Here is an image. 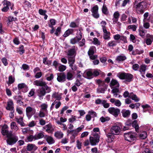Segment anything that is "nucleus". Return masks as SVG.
I'll return each mask as SVG.
<instances>
[{
    "label": "nucleus",
    "mask_w": 153,
    "mask_h": 153,
    "mask_svg": "<svg viewBox=\"0 0 153 153\" xmlns=\"http://www.w3.org/2000/svg\"><path fill=\"white\" fill-rule=\"evenodd\" d=\"M133 4L134 7L137 10L141 13H144L143 9L145 8L146 3L143 0H135Z\"/></svg>",
    "instance_id": "nucleus-1"
},
{
    "label": "nucleus",
    "mask_w": 153,
    "mask_h": 153,
    "mask_svg": "<svg viewBox=\"0 0 153 153\" xmlns=\"http://www.w3.org/2000/svg\"><path fill=\"white\" fill-rule=\"evenodd\" d=\"M117 76L121 79H124L125 82H130L132 81L133 76L130 74L125 73H119L117 74Z\"/></svg>",
    "instance_id": "nucleus-2"
},
{
    "label": "nucleus",
    "mask_w": 153,
    "mask_h": 153,
    "mask_svg": "<svg viewBox=\"0 0 153 153\" xmlns=\"http://www.w3.org/2000/svg\"><path fill=\"white\" fill-rule=\"evenodd\" d=\"M0 128L1 133L3 136H6V137H8L12 135V132L9 131V127L7 125L4 124V125H0Z\"/></svg>",
    "instance_id": "nucleus-3"
},
{
    "label": "nucleus",
    "mask_w": 153,
    "mask_h": 153,
    "mask_svg": "<svg viewBox=\"0 0 153 153\" xmlns=\"http://www.w3.org/2000/svg\"><path fill=\"white\" fill-rule=\"evenodd\" d=\"M100 136L98 134H94L89 137L90 143L92 146H95L100 141Z\"/></svg>",
    "instance_id": "nucleus-4"
},
{
    "label": "nucleus",
    "mask_w": 153,
    "mask_h": 153,
    "mask_svg": "<svg viewBox=\"0 0 153 153\" xmlns=\"http://www.w3.org/2000/svg\"><path fill=\"white\" fill-rule=\"evenodd\" d=\"M51 91V88L50 87V90L48 91V92L46 89V88L42 87L36 90L37 95L40 99H43V97L47 93H49Z\"/></svg>",
    "instance_id": "nucleus-5"
},
{
    "label": "nucleus",
    "mask_w": 153,
    "mask_h": 153,
    "mask_svg": "<svg viewBox=\"0 0 153 153\" xmlns=\"http://www.w3.org/2000/svg\"><path fill=\"white\" fill-rule=\"evenodd\" d=\"M7 137L8 138L7 140V143L10 145L15 144L18 140V137L17 136L13 135L12 134Z\"/></svg>",
    "instance_id": "nucleus-6"
},
{
    "label": "nucleus",
    "mask_w": 153,
    "mask_h": 153,
    "mask_svg": "<svg viewBox=\"0 0 153 153\" xmlns=\"http://www.w3.org/2000/svg\"><path fill=\"white\" fill-rule=\"evenodd\" d=\"M124 135L125 140L129 142L134 140L136 138L135 134L131 132L125 133Z\"/></svg>",
    "instance_id": "nucleus-7"
},
{
    "label": "nucleus",
    "mask_w": 153,
    "mask_h": 153,
    "mask_svg": "<svg viewBox=\"0 0 153 153\" xmlns=\"http://www.w3.org/2000/svg\"><path fill=\"white\" fill-rule=\"evenodd\" d=\"M34 84L37 86L44 87L46 88V89L48 92V91L50 90V87L47 85V84L45 82L36 80L34 81Z\"/></svg>",
    "instance_id": "nucleus-8"
},
{
    "label": "nucleus",
    "mask_w": 153,
    "mask_h": 153,
    "mask_svg": "<svg viewBox=\"0 0 153 153\" xmlns=\"http://www.w3.org/2000/svg\"><path fill=\"white\" fill-rule=\"evenodd\" d=\"M111 132L115 135H118L120 134L121 129L120 127L118 126L114 125L113 126L111 129Z\"/></svg>",
    "instance_id": "nucleus-9"
},
{
    "label": "nucleus",
    "mask_w": 153,
    "mask_h": 153,
    "mask_svg": "<svg viewBox=\"0 0 153 153\" xmlns=\"http://www.w3.org/2000/svg\"><path fill=\"white\" fill-rule=\"evenodd\" d=\"M26 115L28 118H30L36 112V110L30 106L27 107L26 109Z\"/></svg>",
    "instance_id": "nucleus-10"
},
{
    "label": "nucleus",
    "mask_w": 153,
    "mask_h": 153,
    "mask_svg": "<svg viewBox=\"0 0 153 153\" xmlns=\"http://www.w3.org/2000/svg\"><path fill=\"white\" fill-rule=\"evenodd\" d=\"M108 111L110 113L117 117L120 113V110L117 108L114 107H110L108 109Z\"/></svg>",
    "instance_id": "nucleus-11"
},
{
    "label": "nucleus",
    "mask_w": 153,
    "mask_h": 153,
    "mask_svg": "<svg viewBox=\"0 0 153 153\" xmlns=\"http://www.w3.org/2000/svg\"><path fill=\"white\" fill-rule=\"evenodd\" d=\"M77 48L75 46H73L72 48L68 51L67 55L69 56H75L76 54Z\"/></svg>",
    "instance_id": "nucleus-12"
},
{
    "label": "nucleus",
    "mask_w": 153,
    "mask_h": 153,
    "mask_svg": "<svg viewBox=\"0 0 153 153\" xmlns=\"http://www.w3.org/2000/svg\"><path fill=\"white\" fill-rule=\"evenodd\" d=\"M57 80L59 82H64L66 80V76L64 72L58 73L57 74Z\"/></svg>",
    "instance_id": "nucleus-13"
},
{
    "label": "nucleus",
    "mask_w": 153,
    "mask_h": 153,
    "mask_svg": "<svg viewBox=\"0 0 153 153\" xmlns=\"http://www.w3.org/2000/svg\"><path fill=\"white\" fill-rule=\"evenodd\" d=\"M110 86L112 89L115 88H119L120 84L118 82L117 80L112 79L109 84Z\"/></svg>",
    "instance_id": "nucleus-14"
},
{
    "label": "nucleus",
    "mask_w": 153,
    "mask_h": 153,
    "mask_svg": "<svg viewBox=\"0 0 153 153\" xmlns=\"http://www.w3.org/2000/svg\"><path fill=\"white\" fill-rule=\"evenodd\" d=\"M4 5V7L1 10L4 12H7L9 9V7L11 5V3L9 1L5 0L2 2Z\"/></svg>",
    "instance_id": "nucleus-15"
},
{
    "label": "nucleus",
    "mask_w": 153,
    "mask_h": 153,
    "mask_svg": "<svg viewBox=\"0 0 153 153\" xmlns=\"http://www.w3.org/2000/svg\"><path fill=\"white\" fill-rule=\"evenodd\" d=\"M98 7L97 5L95 6L91 9L92 13V15L95 18H98L99 17V14L98 13Z\"/></svg>",
    "instance_id": "nucleus-16"
},
{
    "label": "nucleus",
    "mask_w": 153,
    "mask_h": 153,
    "mask_svg": "<svg viewBox=\"0 0 153 153\" xmlns=\"http://www.w3.org/2000/svg\"><path fill=\"white\" fill-rule=\"evenodd\" d=\"M83 76L88 79H91L93 78L92 71L91 70H87L84 72Z\"/></svg>",
    "instance_id": "nucleus-17"
},
{
    "label": "nucleus",
    "mask_w": 153,
    "mask_h": 153,
    "mask_svg": "<svg viewBox=\"0 0 153 153\" xmlns=\"http://www.w3.org/2000/svg\"><path fill=\"white\" fill-rule=\"evenodd\" d=\"M146 37L147 38L146 40V43L147 45H150L153 41V35L148 33L147 34Z\"/></svg>",
    "instance_id": "nucleus-18"
},
{
    "label": "nucleus",
    "mask_w": 153,
    "mask_h": 153,
    "mask_svg": "<svg viewBox=\"0 0 153 153\" xmlns=\"http://www.w3.org/2000/svg\"><path fill=\"white\" fill-rule=\"evenodd\" d=\"M38 148V147L34 144H28L27 146V149L28 151H35Z\"/></svg>",
    "instance_id": "nucleus-19"
},
{
    "label": "nucleus",
    "mask_w": 153,
    "mask_h": 153,
    "mask_svg": "<svg viewBox=\"0 0 153 153\" xmlns=\"http://www.w3.org/2000/svg\"><path fill=\"white\" fill-rule=\"evenodd\" d=\"M43 128L45 129L46 131L48 133L52 132L53 130L52 125L50 123L43 127Z\"/></svg>",
    "instance_id": "nucleus-20"
},
{
    "label": "nucleus",
    "mask_w": 153,
    "mask_h": 153,
    "mask_svg": "<svg viewBox=\"0 0 153 153\" xmlns=\"http://www.w3.org/2000/svg\"><path fill=\"white\" fill-rule=\"evenodd\" d=\"M103 38L106 40H109L110 38V33L106 29L103 30Z\"/></svg>",
    "instance_id": "nucleus-21"
},
{
    "label": "nucleus",
    "mask_w": 153,
    "mask_h": 153,
    "mask_svg": "<svg viewBox=\"0 0 153 153\" xmlns=\"http://www.w3.org/2000/svg\"><path fill=\"white\" fill-rule=\"evenodd\" d=\"M6 109L8 110L13 111V101L10 100L7 102V106L6 108Z\"/></svg>",
    "instance_id": "nucleus-22"
},
{
    "label": "nucleus",
    "mask_w": 153,
    "mask_h": 153,
    "mask_svg": "<svg viewBox=\"0 0 153 153\" xmlns=\"http://www.w3.org/2000/svg\"><path fill=\"white\" fill-rule=\"evenodd\" d=\"M127 59L126 56L123 54L117 56L116 59V60L118 62H122L125 60Z\"/></svg>",
    "instance_id": "nucleus-23"
},
{
    "label": "nucleus",
    "mask_w": 153,
    "mask_h": 153,
    "mask_svg": "<svg viewBox=\"0 0 153 153\" xmlns=\"http://www.w3.org/2000/svg\"><path fill=\"white\" fill-rule=\"evenodd\" d=\"M132 125L133 127L135 128L136 131L137 132H138L139 131V127L137 123V121L134 120L132 122Z\"/></svg>",
    "instance_id": "nucleus-24"
},
{
    "label": "nucleus",
    "mask_w": 153,
    "mask_h": 153,
    "mask_svg": "<svg viewBox=\"0 0 153 153\" xmlns=\"http://www.w3.org/2000/svg\"><path fill=\"white\" fill-rule=\"evenodd\" d=\"M117 45V42L114 40L109 41L107 45V46L110 48H113L116 46Z\"/></svg>",
    "instance_id": "nucleus-25"
},
{
    "label": "nucleus",
    "mask_w": 153,
    "mask_h": 153,
    "mask_svg": "<svg viewBox=\"0 0 153 153\" xmlns=\"http://www.w3.org/2000/svg\"><path fill=\"white\" fill-rule=\"evenodd\" d=\"M115 134H112L111 132L108 133L107 135V137L108 139L109 140V142H111L113 141L115 138Z\"/></svg>",
    "instance_id": "nucleus-26"
},
{
    "label": "nucleus",
    "mask_w": 153,
    "mask_h": 153,
    "mask_svg": "<svg viewBox=\"0 0 153 153\" xmlns=\"http://www.w3.org/2000/svg\"><path fill=\"white\" fill-rule=\"evenodd\" d=\"M97 82L98 84L100 86H102L106 89L107 85L105 84L104 81H102L100 79H98L97 80Z\"/></svg>",
    "instance_id": "nucleus-27"
},
{
    "label": "nucleus",
    "mask_w": 153,
    "mask_h": 153,
    "mask_svg": "<svg viewBox=\"0 0 153 153\" xmlns=\"http://www.w3.org/2000/svg\"><path fill=\"white\" fill-rule=\"evenodd\" d=\"M52 97L56 98L57 100H60L61 99V95L59 94L58 93L55 92L53 93L52 95Z\"/></svg>",
    "instance_id": "nucleus-28"
},
{
    "label": "nucleus",
    "mask_w": 153,
    "mask_h": 153,
    "mask_svg": "<svg viewBox=\"0 0 153 153\" xmlns=\"http://www.w3.org/2000/svg\"><path fill=\"white\" fill-rule=\"evenodd\" d=\"M66 78L68 80H71L73 79V75L71 71H68L66 75Z\"/></svg>",
    "instance_id": "nucleus-29"
},
{
    "label": "nucleus",
    "mask_w": 153,
    "mask_h": 153,
    "mask_svg": "<svg viewBox=\"0 0 153 153\" xmlns=\"http://www.w3.org/2000/svg\"><path fill=\"white\" fill-rule=\"evenodd\" d=\"M54 135L56 138L60 139L63 137V134L61 131H57L55 132Z\"/></svg>",
    "instance_id": "nucleus-30"
},
{
    "label": "nucleus",
    "mask_w": 153,
    "mask_h": 153,
    "mask_svg": "<svg viewBox=\"0 0 153 153\" xmlns=\"http://www.w3.org/2000/svg\"><path fill=\"white\" fill-rule=\"evenodd\" d=\"M10 128L16 131H17L19 129V128L16 125V123L14 122L11 123Z\"/></svg>",
    "instance_id": "nucleus-31"
},
{
    "label": "nucleus",
    "mask_w": 153,
    "mask_h": 153,
    "mask_svg": "<svg viewBox=\"0 0 153 153\" xmlns=\"http://www.w3.org/2000/svg\"><path fill=\"white\" fill-rule=\"evenodd\" d=\"M96 48L95 47H91L88 51V56H90L94 54V51L95 50Z\"/></svg>",
    "instance_id": "nucleus-32"
},
{
    "label": "nucleus",
    "mask_w": 153,
    "mask_h": 153,
    "mask_svg": "<svg viewBox=\"0 0 153 153\" xmlns=\"http://www.w3.org/2000/svg\"><path fill=\"white\" fill-rule=\"evenodd\" d=\"M75 56H70L68 57V63L69 65L71 64H74V63L75 62Z\"/></svg>",
    "instance_id": "nucleus-33"
},
{
    "label": "nucleus",
    "mask_w": 153,
    "mask_h": 153,
    "mask_svg": "<svg viewBox=\"0 0 153 153\" xmlns=\"http://www.w3.org/2000/svg\"><path fill=\"white\" fill-rule=\"evenodd\" d=\"M146 66L144 64L141 65L140 67L139 71L141 74L145 73L146 70Z\"/></svg>",
    "instance_id": "nucleus-34"
},
{
    "label": "nucleus",
    "mask_w": 153,
    "mask_h": 153,
    "mask_svg": "<svg viewBox=\"0 0 153 153\" xmlns=\"http://www.w3.org/2000/svg\"><path fill=\"white\" fill-rule=\"evenodd\" d=\"M123 116L124 117H128L130 114V112L129 111L125 110H123L122 111Z\"/></svg>",
    "instance_id": "nucleus-35"
},
{
    "label": "nucleus",
    "mask_w": 153,
    "mask_h": 153,
    "mask_svg": "<svg viewBox=\"0 0 153 153\" xmlns=\"http://www.w3.org/2000/svg\"><path fill=\"white\" fill-rule=\"evenodd\" d=\"M140 138L144 139L147 137V134L146 131H143L141 132L139 135Z\"/></svg>",
    "instance_id": "nucleus-36"
},
{
    "label": "nucleus",
    "mask_w": 153,
    "mask_h": 153,
    "mask_svg": "<svg viewBox=\"0 0 153 153\" xmlns=\"http://www.w3.org/2000/svg\"><path fill=\"white\" fill-rule=\"evenodd\" d=\"M146 30H144L143 28H140L139 30L140 35L143 38L145 36L146 33Z\"/></svg>",
    "instance_id": "nucleus-37"
},
{
    "label": "nucleus",
    "mask_w": 153,
    "mask_h": 153,
    "mask_svg": "<svg viewBox=\"0 0 153 153\" xmlns=\"http://www.w3.org/2000/svg\"><path fill=\"white\" fill-rule=\"evenodd\" d=\"M111 92L114 94V96L115 97H117L118 95L117 93H119V88H115L113 89L111 91Z\"/></svg>",
    "instance_id": "nucleus-38"
},
{
    "label": "nucleus",
    "mask_w": 153,
    "mask_h": 153,
    "mask_svg": "<svg viewBox=\"0 0 153 153\" xmlns=\"http://www.w3.org/2000/svg\"><path fill=\"white\" fill-rule=\"evenodd\" d=\"M73 32V30L71 29H69L66 30L63 36L65 37H66L68 36L70 34H71Z\"/></svg>",
    "instance_id": "nucleus-39"
},
{
    "label": "nucleus",
    "mask_w": 153,
    "mask_h": 153,
    "mask_svg": "<svg viewBox=\"0 0 153 153\" xmlns=\"http://www.w3.org/2000/svg\"><path fill=\"white\" fill-rule=\"evenodd\" d=\"M40 107L41 108L40 110L45 111L47 112V108L48 107V105L47 104L45 103H43L41 105Z\"/></svg>",
    "instance_id": "nucleus-40"
},
{
    "label": "nucleus",
    "mask_w": 153,
    "mask_h": 153,
    "mask_svg": "<svg viewBox=\"0 0 153 153\" xmlns=\"http://www.w3.org/2000/svg\"><path fill=\"white\" fill-rule=\"evenodd\" d=\"M35 135V139H36V140L42 138L44 136V133L43 132L39 133L37 134H36Z\"/></svg>",
    "instance_id": "nucleus-41"
},
{
    "label": "nucleus",
    "mask_w": 153,
    "mask_h": 153,
    "mask_svg": "<svg viewBox=\"0 0 153 153\" xmlns=\"http://www.w3.org/2000/svg\"><path fill=\"white\" fill-rule=\"evenodd\" d=\"M16 121L22 126H24L25 125L23 121V118H22L21 117L19 118H17L16 119Z\"/></svg>",
    "instance_id": "nucleus-42"
},
{
    "label": "nucleus",
    "mask_w": 153,
    "mask_h": 153,
    "mask_svg": "<svg viewBox=\"0 0 153 153\" xmlns=\"http://www.w3.org/2000/svg\"><path fill=\"white\" fill-rule=\"evenodd\" d=\"M46 140L50 144H53L54 143V141L53 138L50 136H48L47 137Z\"/></svg>",
    "instance_id": "nucleus-43"
},
{
    "label": "nucleus",
    "mask_w": 153,
    "mask_h": 153,
    "mask_svg": "<svg viewBox=\"0 0 153 153\" xmlns=\"http://www.w3.org/2000/svg\"><path fill=\"white\" fill-rule=\"evenodd\" d=\"M46 79L48 81L52 80L54 77L53 74H47L46 75Z\"/></svg>",
    "instance_id": "nucleus-44"
},
{
    "label": "nucleus",
    "mask_w": 153,
    "mask_h": 153,
    "mask_svg": "<svg viewBox=\"0 0 153 153\" xmlns=\"http://www.w3.org/2000/svg\"><path fill=\"white\" fill-rule=\"evenodd\" d=\"M77 36L76 37L77 39V41L80 40L82 38L81 32L80 30L77 31L76 33Z\"/></svg>",
    "instance_id": "nucleus-45"
},
{
    "label": "nucleus",
    "mask_w": 153,
    "mask_h": 153,
    "mask_svg": "<svg viewBox=\"0 0 153 153\" xmlns=\"http://www.w3.org/2000/svg\"><path fill=\"white\" fill-rule=\"evenodd\" d=\"M66 66L60 64L58 67V70L60 72H62L66 69Z\"/></svg>",
    "instance_id": "nucleus-46"
},
{
    "label": "nucleus",
    "mask_w": 153,
    "mask_h": 153,
    "mask_svg": "<svg viewBox=\"0 0 153 153\" xmlns=\"http://www.w3.org/2000/svg\"><path fill=\"white\" fill-rule=\"evenodd\" d=\"M88 113L92 117H94L97 116L96 113L92 110L89 111Z\"/></svg>",
    "instance_id": "nucleus-47"
},
{
    "label": "nucleus",
    "mask_w": 153,
    "mask_h": 153,
    "mask_svg": "<svg viewBox=\"0 0 153 153\" xmlns=\"http://www.w3.org/2000/svg\"><path fill=\"white\" fill-rule=\"evenodd\" d=\"M35 135L33 136V135H30L28 137H27V139L29 142H31L33 141V140H36V139H35Z\"/></svg>",
    "instance_id": "nucleus-48"
},
{
    "label": "nucleus",
    "mask_w": 153,
    "mask_h": 153,
    "mask_svg": "<svg viewBox=\"0 0 153 153\" xmlns=\"http://www.w3.org/2000/svg\"><path fill=\"white\" fill-rule=\"evenodd\" d=\"M18 87L19 89L23 88H27V86L24 83H22L18 85Z\"/></svg>",
    "instance_id": "nucleus-49"
},
{
    "label": "nucleus",
    "mask_w": 153,
    "mask_h": 153,
    "mask_svg": "<svg viewBox=\"0 0 153 153\" xmlns=\"http://www.w3.org/2000/svg\"><path fill=\"white\" fill-rule=\"evenodd\" d=\"M51 22L50 24H49V26L51 28H53V26L55 25L56 24V21L53 19H51L50 20Z\"/></svg>",
    "instance_id": "nucleus-50"
},
{
    "label": "nucleus",
    "mask_w": 153,
    "mask_h": 153,
    "mask_svg": "<svg viewBox=\"0 0 153 153\" xmlns=\"http://www.w3.org/2000/svg\"><path fill=\"white\" fill-rule=\"evenodd\" d=\"M70 132H71V134L72 135L73 137H74V138H75V137L77 135L78 133L76 129L71 130Z\"/></svg>",
    "instance_id": "nucleus-51"
},
{
    "label": "nucleus",
    "mask_w": 153,
    "mask_h": 153,
    "mask_svg": "<svg viewBox=\"0 0 153 153\" xmlns=\"http://www.w3.org/2000/svg\"><path fill=\"white\" fill-rule=\"evenodd\" d=\"M128 28L129 29H131L133 31H135L136 30L137 26L135 25H130L128 26Z\"/></svg>",
    "instance_id": "nucleus-52"
},
{
    "label": "nucleus",
    "mask_w": 153,
    "mask_h": 153,
    "mask_svg": "<svg viewBox=\"0 0 153 153\" xmlns=\"http://www.w3.org/2000/svg\"><path fill=\"white\" fill-rule=\"evenodd\" d=\"M15 81V78L13 77L12 76H10L9 77L8 84L13 83Z\"/></svg>",
    "instance_id": "nucleus-53"
},
{
    "label": "nucleus",
    "mask_w": 153,
    "mask_h": 153,
    "mask_svg": "<svg viewBox=\"0 0 153 153\" xmlns=\"http://www.w3.org/2000/svg\"><path fill=\"white\" fill-rule=\"evenodd\" d=\"M108 9L105 4H103L102 8V12L105 14H107V11Z\"/></svg>",
    "instance_id": "nucleus-54"
},
{
    "label": "nucleus",
    "mask_w": 153,
    "mask_h": 153,
    "mask_svg": "<svg viewBox=\"0 0 153 153\" xmlns=\"http://www.w3.org/2000/svg\"><path fill=\"white\" fill-rule=\"evenodd\" d=\"M79 41H77V39L76 37L71 39L70 41V43L72 44H74Z\"/></svg>",
    "instance_id": "nucleus-55"
},
{
    "label": "nucleus",
    "mask_w": 153,
    "mask_h": 153,
    "mask_svg": "<svg viewBox=\"0 0 153 153\" xmlns=\"http://www.w3.org/2000/svg\"><path fill=\"white\" fill-rule=\"evenodd\" d=\"M102 105H103V107L105 108H108L109 106V104L108 103H107L106 101L105 100L104 101H103Z\"/></svg>",
    "instance_id": "nucleus-56"
},
{
    "label": "nucleus",
    "mask_w": 153,
    "mask_h": 153,
    "mask_svg": "<svg viewBox=\"0 0 153 153\" xmlns=\"http://www.w3.org/2000/svg\"><path fill=\"white\" fill-rule=\"evenodd\" d=\"M109 119L110 118L108 117H102L100 118V120L103 123L106 121L109 120Z\"/></svg>",
    "instance_id": "nucleus-57"
},
{
    "label": "nucleus",
    "mask_w": 153,
    "mask_h": 153,
    "mask_svg": "<svg viewBox=\"0 0 153 153\" xmlns=\"http://www.w3.org/2000/svg\"><path fill=\"white\" fill-rule=\"evenodd\" d=\"M100 23L101 24V26L102 27L103 30L106 29L105 27V25H106V22L105 21H102Z\"/></svg>",
    "instance_id": "nucleus-58"
},
{
    "label": "nucleus",
    "mask_w": 153,
    "mask_h": 153,
    "mask_svg": "<svg viewBox=\"0 0 153 153\" xmlns=\"http://www.w3.org/2000/svg\"><path fill=\"white\" fill-rule=\"evenodd\" d=\"M39 116L40 117H43L45 116V114L43 112V111L40 110L39 114Z\"/></svg>",
    "instance_id": "nucleus-59"
},
{
    "label": "nucleus",
    "mask_w": 153,
    "mask_h": 153,
    "mask_svg": "<svg viewBox=\"0 0 153 153\" xmlns=\"http://www.w3.org/2000/svg\"><path fill=\"white\" fill-rule=\"evenodd\" d=\"M39 13L40 15L43 16L46 14V11L41 9L39 10Z\"/></svg>",
    "instance_id": "nucleus-60"
},
{
    "label": "nucleus",
    "mask_w": 153,
    "mask_h": 153,
    "mask_svg": "<svg viewBox=\"0 0 153 153\" xmlns=\"http://www.w3.org/2000/svg\"><path fill=\"white\" fill-rule=\"evenodd\" d=\"M19 50L20 51V53L21 54H22L25 52V50L24 49V46L22 45H21L19 47Z\"/></svg>",
    "instance_id": "nucleus-61"
},
{
    "label": "nucleus",
    "mask_w": 153,
    "mask_h": 153,
    "mask_svg": "<svg viewBox=\"0 0 153 153\" xmlns=\"http://www.w3.org/2000/svg\"><path fill=\"white\" fill-rule=\"evenodd\" d=\"M69 65L73 71H76V70L77 67L74 63V64H70Z\"/></svg>",
    "instance_id": "nucleus-62"
},
{
    "label": "nucleus",
    "mask_w": 153,
    "mask_h": 153,
    "mask_svg": "<svg viewBox=\"0 0 153 153\" xmlns=\"http://www.w3.org/2000/svg\"><path fill=\"white\" fill-rule=\"evenodd\" d=\"M139 65L137 64L133 65L132 66V68L134 71H137L139 68Z\"/></svg>",
    "instance_id": "nucleus-63"
},
{
    "label": "nucleus",
    "mask_w": 153,
    "mask_h": 153,
    "mask_svg": "<svg viewBox=\"0 0 153 153\" xmlns=\"http://www.w3.org/2000/svg\"><path fill=\"white\" fill-rule=\"evenodd\" d=\"M100 62L103 63H105L106 62L107 59L105 57H102L100 58Z\"/></svg>",
    "instance_id": "nucleus-64"
}]
</instances>
